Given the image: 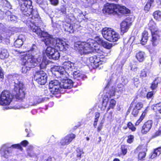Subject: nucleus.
I'll return each mask as SVG.
<instances>
[{"instance_id": "nucleus-3", "label": "nucleus", "mask_w": 161, "mask_h": 161, "mask_svg": "<svg viewBox=\"0 0 161 161\" xmlns=\"http://www.w3.org/2000/svg\"><path fill=\"white\" fill-rule=\"evenodd\" d=\"M60 82L58 80H54L51 81L49 85L50 91L53 94L59 92L61 88L70 89L73 86V82L70 79H64Z\"/></svg>"}, {"instance_id": "nucleus-44", "label": "nucleus", "mask_w": 161, "mask_h": 161, "mask_svg": "<svg viewBox=\"0 0 161 161\" xmlns=\"http://www.w3.org/2000/svg\"><path fill=\"white\" fill-rule=\"evenodd\" d=\"M131 69L134 71H137L138 70V68L137 65L133 64L132 63L130 64V65Z\"/></svg>"}, {"instance_id": "nucleus-17", "label": "nucleus", "mask_w": 161, "mask_h": 161, "mask_svg": "<svg viewBox=\"0 0 161 161\" xmlns=\"http://www.w3.org/2000/svg\"><path fill=\"white\" fill-rule=\"evenodd\" d=\"M38 52L37 48L36 45L35 44H33L31 48V49L28 51V52L31 54L28 53V54H26L25 56H32V58H33V60L36 61L37 58L34 57L35 55H36Z\"/></svg>"}, {"instance_id": "nucleus-37", "label": "nucleus", "mask_w": 161, "mask_h": 161, "mask_svg": "<svg viewBox=\"0 0 161 161\" xmlns=\"http://www.w3.org/2000/svg\"><path fill=\"white\" fill-rule=\"evenodd\" d=\"M8 19L13 23H15L18 22V18L17 17L13 15H10L8 17Z\"/></svg>"}, {"instance_id": "nucleus-40", "label": "nucleus", "mask_w": 161, "mask_h": 161, "mask_svg": "<svg viewBox=\"0 0 161 161\" xmlns=\"http://www.w3.org/2000/svg\"><path fill=\"white\" fill-rule=\"evenodd\" d=\"M153 110L157 111H161V103L156 104L154 107L153 108Z\"/></svg>"}, {"instance_id": "nucleus-36", "label": "nucleus", "mask_w": 161, "mask_h": 161, "mask_svg": "<svg viewBox=\"0 0 161 161\" xmlns=\"http://www.w3.org/2000/svg\"><path fill=\"white\" fill-rule=\"evenodd\" d=\"M149 71L147 69H143L142 70L140 73V76L142 78L145 77L147 76V74H148Z\"/></svg>"}, {"instance_id": "nucleus-51", "label": "nucleus", "mask_w": 161, "mask_h": 161, "mask_svg": "<svg viewBox=\"0 0 161 161\" xmlns=\"http://www.w3.org/2000/svg\"><path fill=\"white\" fill-rule=\"evenodd\" d=\"M134 85L137 87L138 86V84L139 83V79L137 78H134L133 79Z\"/></svg>"}, {"instance_id": "nucleus-16", "label": "nucleus", "mask_w": 161, "mask_h": 161, "mask_svg": "<svg viewBox=\"0 0 161 161\" xmlns=\"http://www.w3.org/2000/svg\"><path fill=\"white\" fill-rule=\"evenodd\" d=\"M131 23L126 19L120 24L121 31L123 33L127 32L131 25Z\"/></svg>"}, {"instance_id": "nucleus-12", "label": "nucleus", "mask_w": 161, "mask_h": 161, "mask_svg": "<svg viewBox=\"0 0 161 161\" xmlns=\"http://www.w3.org/2000/svg\"><path fill=\"white\" fill-rule=\"evenodd\" d=\"M118 8L119 6L117 5L107 3L104 6L103 10V12L108 14H115L117 13V11L119 10Z\"/></svg>"}, {"instance_id": "nucleus-6", "label": "nucleus", "mask_w": 161, "mask_h": 161, "mask_svg": "<svg viewBox=\"0 0 161 161\" xmlns=\"http://www.w3.org/2000/svg\"><path fill=\"white\" fill-rule=\"evenodd\" d=\"M79 42L78 47L79 52L81 55L91 53L95 50V47L97 45V43L94 40H91L89 42Z\"/></svg>"}, {"instance_id": "nucleus-61", "label": "nucleus", "mask_w": 161, "mask_h": 161, "mask_svg": "<svg viewBox=\"0 0 161 161\" xmlns=\"http://www.w3.org/2000/svg\"><path fill=\"white\" fill-rule=\"evenodd\" d=\"M157 156H158L154 152L151 155L150 158H153Z\"/></svg>"}, {"instance_id": "nucleus-50", "label": "nucleus", "mask_w": 161, "mask_h": 161, "mask_svg": "<svg viewBox=\"0 0 161 161\" xmlns=\"http://www.w3.org/2000/svg\"><path fill=\"white\" fill-rule=\"evenodd\" d=\"M103 123H104L103 120H102L101 121L100 123V124L99 125H98V126L97 127V129L98 131H100L102 129V127H103Z\"/></svg>"}, {"instance_id": "nucleus-38", "label": "nucleus", "mask_w": 161, "mask_h": 161, "mask_svg": "<svg viewBox=\"0 0 161 161\" xmlns=\"http://www.w3.org/2000/svg\"><path fill=\"white\" fill-rule=\"evenodd\" d=\"M23 42L22 40L17 39L14 43V45L16 47H19L22 46Z\"/></svg>"}, {"instance_id": "nucleus-33", "label": "nucleus", "mask_w": 161, "mask_h": 161, "mask_svg": "<svg viewBox=\"0 0 161 161\" xmlns=\"http://www.w3.org/2000/svg\"><path fill=\"white\" fill-rule=\"evenodd\" d=\"M146 156V153L145 152H140L138 155V161H142L144 160Z\"/></svg>"}, {"instance_id": "nucleus-19", "label": "nucleus", "mask_w": 161, "mask_h": 161, "mask_svg": "<svg viewBox=\"0 0 161 161\" xmlns=\"http://www.w3.org/2000/svg\"><path fill=\"white\" fill-rule=\"evenodd\" d=\"M6 145H3L0 149V155L7 158L10 153Z\"/></svg>"}, {"instance_id": "nucleus-4", "label": "nucleus", "mask_w": 161, "mask_h": 161, "mask_svg": "<svg viewBox=\"0 0 161 161\" xmlns=\"http://www.w3.org/2000/svg\"><path fill=\"white\" fill-rule=\"evenodd\" d=\"M21 76L18 74L9 75L8 78L14 81V88L12 91L13 95L17 99H22L24 98L25 93L23 85L20 81Z\"/></svg>"}, {"instance_id": "nucleus-31", "label": "nucleus", "mask_w": 161, "mask_h": 161, "mask_svg": "<svg viewBox=\"0 0 161 161\" xmlns=\"http://www.w3.org/2000/svg\"><path fill=\"white\" fill-rule=\"evenodd\" d=\"M32 1L30 0H20L19 3L20 7H21V6H23L24 5L29 6L32 5Z\"/></svg>"}, {"instance_id": "nucleus-46", "label": "nucleus", "mask_w": 161, "mask_h": 161, "mask_svg": "<svg viewBox=\"0 0 161 161\" xmlns=\"http://www.w3.org/2000/svg\"><path fill=\"white\" fill-rule=\"evenodd\" d=\"M128 139L127 140V142L129 143H131L134 140V136L132 135H130L128 137Z\"/></svg>"}, {"instance_id": "nucleus-9", "label": "nucleus", "mask_w": 161, "mask_h": 161, "mask_svg": "<svg viewBox=\"0 0 161 161\" xmlns=\"http://www.w3.org/2000/svg\"><path fill=\"white\" fill-rule=\"evenodd\" d=\"M63 68H58L57 72L60 75V78H66L68 75L67 71H72L75 69L74 64L70 61L65 62L63 64Z\"/></svg>"}, {"instance_id": "nucleus-14", "label": "nucleus", "mask_w": 161, "mask_h": 161, "mask_svg": "<svg viewBox=\"0 0 161 161\" xmlns=\"http://www.w3.org/2000/svg\"><path fill=\"white\" fill-rule=\"evenodd\" d=\"M75 137V135L72 133L69 134L64 137L61 140L60 144L62 146L68 145L69 144Z\"/></svg>"}, {"instance_id": "nucleus-59", "label": "nucleus", "mask_w": 161, "mask_h": 161, "mask_svg": "<svg viewBox=\"0 0 161 161\" xmlns=\"http://www.w3.org/2000/svg\"><path fill=\"white\" fill-rule=\"evenodd\" d=\"M146 111H144L142 114L140 118L142 119V120L144 118L146 114Z\"/></svg>"}, {"instance_id": "nucleus-43", "label": "nucleus", "mask_w": 161, "mask_h": 161, "mask_svg": "<svg viewBox=\"0 0 161 161\" xmlns=\"http://www.w3.org/2000/svg\"><path fill=\"white\" fill-rule=\"evenodd\" d=\"M127 127L132 131H135L136 128L133 126V125L131 122H129L127 124Z\"/></svg>"}, {"instance_id": "nucleus-39", "label": "nucleus", "mask_w": 161, "mask_h": 161, "mask_svg": "<svg viewBox=\"0 0 161 161\" xmlns=\"http://www.w3.org/2000/svg\"><path fill=\"white\" fill-rule=\"evenodd\" d=\"M35 100L34 102V103L31 104V105H34L38 103H39L42 102V99L41 98H39L38 97H36L35 98Z\"/></svg>"}, {"instance_id": "nucleus-20", "label": "nucleus", "mask_w": 161, "mask_h": 161, "mask_svg": "<svg viewBox=\"0 0 161 161\" xmlns=\"http://www.w3.org/2000/svg\"><path fill=\"white\" fill-rule=\"evenodd\" d=\"M101 57V55L97 54V56H94L95 60V66L96 68L99 67V66L103 64V57Z\"/></svg>"}, {"instance_id": "nucleus-25", "label": "nucleus", "mask_w": 161, "mask_h": 161, "mask_svg": "<svg viewBox=\"0 0 161 161\" xmlns=\"http://www.w3.org/2000/svg\"><path fill=\"white\" fill-rule=\"evenodd\" d=\"M145 53L143 52L140 51L137 53L136 57L140 62H143L145 59Z\"/></svg>"}, {"instance_id": "nucleus-18", "label": "nucleus", "mask_w": 161, "mask_h": 161, "mask_svg": "<svg viewBox=\"0 0 161 161\" xmlns=\"http://www.w3.org/2000/svg\"><path fill=\"white\" fill-rule=\"evenodd\" d=\"M153 124L152 121L148 120L143 125L142 130V132L144 134H146L151 129Z\"/></svg>"}, {"instance_id": "nucleus-60", "label": "nucleus", "mask_w": 161, "mask_h": 161, "mask_svg": "<svg viewBox=\"0 0 161 161\" xmlns=\"http://www.w3.org/2000/svg\"><path fill=\"white\" fill-rule=\"evenodd\" d=\"M3 77V71L2 69L0 67V77L1 78H2Z\"/></svg>"}, {"instance_id": "nucleus-55", "label": "nucleus", "mask_w": 161, "mask_h": 161, "mask_svg": "<svg viewBox=\"0 0 161 161\" xmlns=\"http://www.w3.org/2000/svg\"><path fill=\"white\" fill-rule=\"evenodd\" d=\"M28 142L26 140H24L22 141L21 142V144L24 147H26L27 145H28Z\"/></svg>"}, {"instance_id": "nucleus-62", "label": "nucleus", "mask_w": 161, "mask_h": 161, "mask_svg": "<svg viewBox=\"0 0 161 161\" xmlns=\"http://www.w3.org/2000/svg\"><path fill=\"white\" fill-rule=\"evenodd\" d=\"M36 2L39 4H42L43 2V0H35Z\"/></svg>"}, {"instance_id": "nucleus-64", "label": "nucleus", "mask_w": 161, "mask_h": 161, "mask_svg": "<svg viewBox=\"0 0 161 161\" xmlns=\"http://www.w3.org/2000/svg\"><path fill=\"white\" fill-rule=\"evenodd\" d=\"M66 9L64 6L61 8V11L63 14H65L66 12Z\"/></svg>"}, {"instance_id": "nucleus-29", "label": "nucleus", "mask_w": 161, "mask_h": 161, "mask_svg": "<svg viewBox=\"0 0 161 161\" xmlns=\"http://www.w3.org/2000/svg\"><path fill=\"white\" fill-rule=\"evenodd\" d=\"M47 76L46 74L43 71L40 70L36 72L34 75V78Z\"/></svg>"}, {"instance_id": "nucleus-52", "label": "nucleus", "mask_w": 161, "mask_h": 161, "mask_svg": "<svg viewBox=\"0 0 161 161\" xmlns=\"http://www.w3.org/2000/svg\"><path fill=\"white\" fill-rule=\"evenodd\" d=\"M151 7H152V6L149 4V3H147L145 7L144 10L146 11H147V12L149 10Z\"/></svg>"}, {"instance_id": "nucleus-23", "label": "nucleus", "mask_w": 161, "mask_h": 161, "mask_svg": "<svg viewBox=\"0 0 161 161\" xmlns=\"http://www.w3.org/2000/svg\"><path fill=\"white\" fill-rule=\"evenodd\" d=\"M160 79L157 77L151 84L150 88L153 90L156 89L158 87V84L160 82Z\"/></svg>"}, {"instance_id": "nucleus-53", "label": "nucleus", "mask_w": 161, "mask_h": 161, "mask_svg": "<svg viewBox=\"0 0 161 161\" xmlns=\"http://www.w3.org/2000/svg\"><path fill=\"white\" fill-rule=\"evenodd\" d=\"M12 147L14 148H17L18 149H20L21 150H22V148L21 147L19 144H15L14 145H13L12 146Z\"/></svg>"}, {"instance_id": "nucleus-35", "label": "nucleus", "mask_w": 161, "mask_h": 161, "mask_svg": "<svg viewBox=\"0 0 161 161\" xmlns=\"http://www.w3.org/2000/svg\"><path fill=\"white\" fill-rule=\"evenodd\" d=\"M116 103V101L114 99H111L109 102V105L108 108V110L112 109L115 106Z\"/></svg>"}, {"instance_id": "nucleus-21", "label": "nucleus", "mask_w": 161, "mask_h": 161, "mask_svg": "<svg viewBox=\"0 0 161 161\" xmlns=\"http://www.w3.org/2000/svg\"><path fill=\"white\" fill-rule=\"evenodd\" d=\"M98 41L99 44L107 49H110L112 47V44L111 43L107 41H104L102 39L99 38Z\"/></svg>"}, {"instance_id": "nucleus-13", "label": "nucleus", "mask_w": 161, "mask_h": 161, "mask_svg": "<svg viewBox=\"0 0 161 161\" xmlns=\"http://www.w3.org/2000/svg\"><path fill=\"white\" fill-rule=\"evenodd\" d=\"M55 48L61 51H65L69 48V45L65 42L60 38H57Z\"/></svg>"}, {"instance_id": "nucleus-11", "label": "nucleus", "mask_w": 161, "mask_h": 161, "mask_svg": "<svg viewBox=\"0 0 161 161\" xmlns=\"http://www.w3.org/2000/svg\"><path fill=\"white\" fill-rule=\"evenodd\" d=\"M53 47H47L45 51L46 55L50 59L58 60L60 57V54L57 50Z\"/></svg>"}, {"instance_id": "nucleus-27", "label": "nucleus", "mask_w": 161, "mask_h": 161, "mask_svg": "<svg viewBox=\"0 0 161 161\" xmlns=\"http://www.w3.org/2000/svg\"><path fill=\"white\" fill-rule=\"evenodd\" d=\"M9 56V53L7 50L5 49H2L0 50V58L4 59L7 58Z\"/></svg>"}, {"instance_id": "nucleus-42", "label": "nucleus", "mask_w": 161, "mask_h": 161, "mask_svg": "<svg viewBox=\"0 0 161 161\" xmlns=\"http://www.w3.org/2000/svg\"><path fill=\"white\" fill-rule=\"evenodd\" d=\"M153 91L148 92L147 95V97L148 99H152L153 98L154 95Z\"/></svg>"}, {"instance_id": "nucleus-26", "label": "nucleus", "mask_w": 161, "mask_h": 161, "mask_svg": "<svg viewBox=\"0 0 161 161\" xmlns=\"http://www.w3.org/2000/svg\"><path fill=\"white\" fill-rule=\"evenodd\" d=\"M73 76L75 79L79 80L82 79L84 75L81 74L79 70H78L74 72Z\"/></svg>"}, {"instance_id": "nucleus-47", "label": "nucleus", "mask_w": 161, "mask_h": 161, "mask_svg": "<svg viewBox=\"0 0 161 161\" xmlns=\"http://www.w3.org/2000/svg\"><path fill=\"white\" fill-rule=\"evenodd\" d=\"M154 152L156 153L158 156L161 153V147L155 149L154 150Z\"/></svg>"}, {"instance_id": "nucleus-8", "label": "nucleus", "mask_w": 161, "mask_h": 161, "mask_svg": "<svg viewBox=\"0 0 161 161\" xmlns=\"http://www.w3.org/2000/svg\"><path fill=\"white\" fill-rule=\"evenodd\" d=\"M102 34L103 37L111 42H115L119 38V35L111 28L105 27L103 29Z\"/></svg>"}, {"instance_id": "nucleus-7", "label": "nucleus", "mask_w": 161, "mask_h": 161, "mask_svg": "<svg viewBox=\"0 0 161 161\" xmlns=\"http://www.w3.org/2000/svg\"><path fill=\"white\" fill-rule=\"evenodd\" d=\"M148 25L152 36L151 42L153 45L156 46L158 44L160 32L158 30L155 23L153 20L150 21Z\"/></svg>"}, {"instance_id": "nucleus-15", "label": "nucleus", "mask_w": 161, "mask_h": 161, "mask_svg": "<svg viewBox=\"0 0 161 161\" xmlns=\"http://www.w3.org/2000/svg\"><path fill=\"white\" fill-rule=\"evenodd\" d=\"M116 91L115 88L112 87V89L107 93L106 95L104 96L103 99V106H106L109 100L108 97H111L114 96Z\"/></svg>"}, {"instance_id": "nucleus-10", "label": "nucleus", "mask_w": 161, "mask_h": 161, "mask_svg": "<svg viewBox=\"0 0 161 161\" xmlns=\"http://www.w3.org/2000/svg\"><path fill=\"white\" fill-rule=\"evenodd\" d=\"M15 97L12 94L11 95L9 92L4 91L2 92L0 97V105H9L12 101L13 97ZM17 99L16 98H15Z\"/></svg>"}, {"instance_id": "nucleus-63", "label": "nucleus", "mask_w": 161, "mask_h": 161, "mask_svg": "<svg viewBox=\"0 0 161 161\" xmlns=\"http://www.w3.org/2000/svg\"><path fill=\"white\" fill-rule=\"evenodd\" d=\"M86 2L88 3H90L91 4L93 3H94L96 0H85Z\"/></svg>"}, {"instance_id": "nucleus-48", "label": "nucleus", "mask_w": 161, "mask_h": 161, "mask_svg": "<svg viewBox=\"0 0 161 161\" xmlns=\"http://www.w3.org/2000/svg\"><path fill=\"white\" fill-rule=\"evenodd\" d=\"M77 156L78 157L80 158L81 155L83 153V152L82 150L81 149H78L77 150Z\"/></svg>"}, {"instance_id": "nucleus-22", "label": "nucleus", "mask_w": 161, "mask_h": 161, "mask_svg": "<svg viewBox=\"0 0 161 161\" xmlns=\"http://www.w3.org/2000/svg\"><path fill=\"white\" fill-rule=\"evenodd\" d=\"M143 106V104L140 102L137 103L135 106H133V104L131 103L128 111L130 110L137 111L141 110Z\"/></svg>"}, {"instance_id": "nucleus-28", "label": "nucleus", "mask_w": 161, "mask_h": 161, "mask_svg": "<svg viewBox=\"0 0 161 161\" xmlns=\"http://www.w3.org/2000/svg\"><path fill=\"white\" fill-rule=\"evenodd\" d=\"M148 33L146 31H144L142 35V38L141 40V43L142 45H145L148 39Z\"/></svg>"}, {"instance_id": "nucleus-5", "label": "nucleus", "mask_w": 161, "mask_h": 161, "mask_svg": "<svg viewBox=\"0 0 161 161\" xmlns=\"http://www.w3.org/2000/svg\"><path fill=\"white\" fill-rule=\"evenodd\" d=\"M39 27L40 26L33 25L32 26V31L35 32L40 37H46L44 39V42L46 45L55 47L57 38H53L47 32L42 31Z\"/></svg>"}, {"instance_id": "nucleus-54", "label": "nucleus", "mask_w": 161, "mask_h": 161, "mask_svg": "<svg viewBox=\"0 0 161 161\" xmlns=\"http://www.w3.org/2000/svg\"><path fill=\"white\" fill-rule=\"evenodd\" d=\"M17 39L21 40L23 42V41L25 39V36L23 35H20L19 36Z\"/></svg>"}, {"instance_id": "nucleus-58", "label": "nucleus", "mask_w": 161, "mask_h": 161, "mask_svg": "<svg viewBox=\"0 0 161 161\" xmlns=\"http://www.w3.org/2000/svg\"><path fill=\"white\" fill-rule=\"evenodd\" d=\"M89 60L91 63L95 65L94 56L90 57L89 58Z\"/></svg>"}, {"instance_id": "nucleus-1", "label": "nucleus", "mask_w": 161, "mask_h": 161, "mask_svg": "<svg viewBox=\"0 0 161 161\" xmlns=\"http://www.w3.org/2000/svg\"><path fill=\"white\" fill-rule=\"evenodd\" d=\"M20 9L23 14L26 16H30L27 19L26 24L28 26H30L32 31V26L33 25L39 26L38 23L40 21L36 11L33 10V6L31 5L21 6L20 7Z\"/></svg>"}, {"instance_id": "nucleus-30", "label": "nucleus", "mask_w": 161, "mask_h": 161, "mask_svg": "<svg viewBox=\"0 0 161 161\" xmlns=\"http://www.w3.org/2000/svg\"><path fill=\"white\" fill-rule=\"evenodd\" d=\"M47 76L43 77L42 78L40 77L35 78V79L38 84L41 85H44L47 82Z\"/></svg>"}, {"instance_id": "nucleus-34", "label": "nucleus", "mask_w": 161, "mask_h": 161, "mask_svg": "<svg viewBox=\"0 0 161 161\" xmlns=\"http://www.w3.org/2000/svg\"><path fill=\"white\" fill-rule=\"evenodd\" d=\"M116 91L118 92L122 93L125 91V89L123 84H118V86L116 89Z\"/></svg>"}, {"instance_id": "nucleus-41", "label": "nucleus", "mask_w": 161, "mask_h": 161, "mask_svg": "<svg viewBox=\"0 0 161 161\" xmlns=\"http://www.w3.org/2000/svg\"><path fill=\"white\" fill-rule=\"evenodd\" d=\"M121 149L122 154L123 155H125L127 153V147L124 145H122L121 146Z\"/></svg>"}, {"instance_id": "nucleus-56", "label": "nucleus", "mask_w": 161, "mask_h": 161, "mask_svg": "<svg viewBox=\"0 0 161 161\" xmlns=\"http://www.w3.org/2000/svg\"><path fill=\"white\" fill-rule=\"evenodd\" d=\"M147 3L149 4L152 7L154 6V0H148Z\"/></svg>"}, {"instance_id": "nucleus-2", "label": "nucleus", "mask_w": 161, "mask_h": 161, "mask_svg": "<svg viewBox=\"0 0 161 161\" xmlns=\"http://www.w3.org/2000/svg\"><path fill=\"white\" fill-rule=\"evenodd\" d=\"M41 59L42 57L39 56L36 59V61H34L32 58V56H25L22 58V64L24 65L22 69V72L24 74L26 73L31 68L36 66L38 64H39V67L40 68H45L46 64L45 62L42 61L41 64H40Z\"/></svg>"}, {"instance_id": "nucleus-45", "label": "nucleus", "mask_w": 161, "mask_h": 161, "mask_svg": "<svg viewBox=\"0 0 161 161\" xmlns=\"http://www.w3.org/2000/svg\"><path fill=\"white\" fill-rule=\"evenodd\" d=\"M93 52H96L98 54H100V55H101V54L103 55V52L100 49L97 47L96 46L95 47V50Z\"/></svg>"}, {"instance_id": "nucleus-24", "label": "nucleus", "mask_w": 161, "mask_h": 161, "mask_svg": "<svg viewBox=\"0 0 161 161\" xmlns=\"http://www.w3.org/2000/svg\"><path fill=\"white\" fill-rule=\"evenodd\" d=\"M64 28L65 31L68 32L69 33L74 32L75 28L73 27L72 25L69 24H67L64 25Z\"/></svg>"}, {"instance_id": "nucleus-57", "label": "nucleus", "mask_w": 161, "mask_h": 161, "mask_svg": "<svg viewBox=\"0 0 161 161\" xmlns=\"http://www.w3.org/2000/svg\"><path fill=\"white\" fill-rule=\"evenodd\" d=\"M123 10L124 13H125L126 14L129 13L130 12V10L126 8L125 7H123Z\"/></svg>"}, {"instance_id": "nucleus-49", "label": "nucleus", "mask_w": 161, "mask_h": 161, "mask_svg": "<svg viewBox=\"0 0 161 161\" xmlns=\"http://www.w3.org/2000/svg\"><path fill=\"white\" fill-rule=\"evenodd\" d=\"M51 4L54 6L57 5L59 3L58 0H50Z\"/></svg>"}, {"instance_id": "nucleus-32", "label": "nucleus", "mask_w": 161, "mask_h": 161, "mask_svg": "<svg viewBox=\"0 0 161 161\" xmlns=\"http://www.w3.org/2000/svg\"><path fill=\"white\" fill-rule=\"evenodd\" d=\"M153 15L154 18L157 20L161 21V11L159 10L156 11L153 13Z\"/></svg>"}]
</instances>
